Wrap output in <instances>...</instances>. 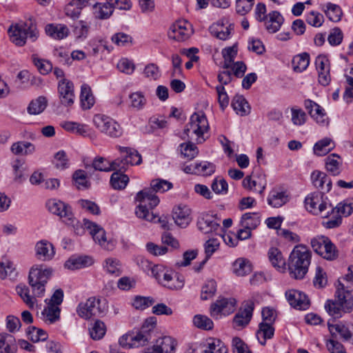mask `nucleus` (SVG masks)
<instances>
[{
    "label": "nucleus",
    "instance_id": "f257e3e1",
    "mask_svg": "<svg viewBox=\"0 0 353 353\" xmlns=\"http://www.w3.org/2000/svg\"><path fill=\"white\" fill-rule=\"evenodd\" d=\"M311 258V252L307 246L303 244L294 246L288 261L290 276L295 279H302L308 271Z\"/></svg>",
    "mask_w": 353,
    "mask_h": 353
},
{
    "label": "nucleus",
    "instance_id": "f03ea898",
    "mask_svg": "<svg viewBox=\"0 0 353 353\" xmlns=\"http://www.w3.org/2000/svg\"><path fill=\"white\" fill-rule=\"evenodd\" d=\"M348 288L339 280L334 301H327L325 305L326 311L334 318L341 317L343 312H349L353 309V297Z\"/></svg>",
    "mask_w": 353,
    "mask_h": 353
},
{
    "label": "nucleus",
    "instance_id": "7ed1b4c3",
    "mask_svg": "<svg viewBox=\"0 0 353 353\" xmlns=\"http://www.w3.org/2000/svg\"><path fill=\"white\" fill-rule=\"evenodd\" d=\"M8 34L10 41L19 47L23 46L28 39L34 42L39 37V31L31 19L11 24Z\"/></svg>",
    "mask_w": 353,
    "mask_h": 353
},
{
    "label": "nucleus",
    "instance_id": "20e7f679",
    "mask_svg": "<svg viewBox=\"0 0 353 353\" xmlns=\"http://www.w3.org/2000/svg\"><path fill=\"white\" fill-rule=\"evenodd\" d=\"M151 275L158 283L170 290H179L184 285V280L176 273L162 265H152L148 261H143Z\"/></svg>",
    "mask_w": 353,
    "mask_h": 353
},
{
    "label": "nucleus",
    "instance_id": "39448f33",
    "mask_svg": "<svg viewBox=\"0 0 353 353\" xmlns=\"http://www.w3.org/2000/svg\"><path fill=\"white\" fill-rule=\"evenodd\" d=\"M135 200L139 203L135 208L136 216L148 222L155 221L156 214L152 210L159 205V197L150 190L143 189L137 194Z\"/></svg>",
    "mask_w": 353,
    "mask_h": 353
},
{
    "label": "nucleus",
    "instance_id": "423d86ee",
    "mask_svg": "<svg viewBox=\"0 0 353 353\" xmlns=\"http://www.w3.org/2000/svg\"><path fill=\"white\" fill-rule=\"evenodd\" d=\"M208 121L202 112H195L190 118L186 125L185 132L191 139L195 140L198 143L205 141V134L209 130Z\"/></svg>",
    "mask_w": 353,
    "mask_h": 353
},
{
    "label": "nucleus",
    "instance_id": "0eeeda50",
    "mask_svg": "<svg viewBox=\"0 0 353 353\" xmlns=\"http://www.w3.org/2000/svg\"><path fill=\"white\" fill-rule=\"evenodd\" d=\"M52 269L44 265L32 266L29 272V284L33 294L37 296H42L45 292V286L52 274Z\"/></svg>",
    "mask_w": 353,
    "mask_h": 353
},
{
    "label": "nucleus",
    "instance_id": "6e6552de",
    "mask_svg": "<svg viewBox=\"0 0 353 353\" xmlns=\"http://www.w3.org/2000/svg\"><path fill=\"white\" fill-rule=\"evenodd\" d=\"M108 310V306L101 299L91 296L79 303L77 307V313L81 318L90 320L95 317L103 316Z\"/></svg>",
    "mask_w": 353,
    "mask_h": 353
},
{
    "label": "nucleus",
    "instance_id": "1a4fd4ad",
    "mask_svg": "<svg viewBox=\"0 0 353 353\" xmlns=\"http://www.w3.org/2000/svg\"><path fill=\"white\" fill-rule=\"evenodd\" d=\"M83 225L89 230L94 242L103 250L112 251L116 248L117 241L112 237H108L105 230L101 225L87 219L83 220Z\"/></svg>",
    "mask_w": 353,
    "mask_h": 353
},
{
    "label": "nucleus",
    "instance_id": "9d476101",
    "mask_svg": "<svg viewBox=\"0 0 353 353\" xmlns=\"http://www.w3.org/2000/svg\"><path fill=\"white\" fill-rule=\"evenodd\" d=\"M93 123L101 133L110 138H119L123 134L121 125L112 118L102 114H95Z\"/></svg>",
    "mask_w": 353,
    "mask_h": 353
},
{
    "label": "nucleus",
    "instance_id": "9b49d317",
    "mask_svg": "<svg viewBox=\"0 0 353 353\" xmlns=\"http://www.w3.org/2000/svg\"><path fill=\"white\" fill-rule=\"evenodd\" d=\"M305 205L307 210L315 215H321L323 218H328L330 216V212H334L333 206L318 193L310 194L306 196Z\"/></svg>",
    "mask_w": 353,
    "mask_h": 353
},
{
    "label": "nucleus",
    "instance_id": "f8f14e48",
    "mask_svg": "<svg viewBox=\"0 0 353 353\" xmlns=\"http://www.w3.org/2000/svg\"><path fill=\"white\" fill-rule=\"evenodd\" d=\"M313 250L327 261L336 260L339 256V251L332 241L325 236H316L311 240Z\"/></svg>",
    "mask_w": 353,
    "mask_h": 353
},
{
    "label": "nucleus",
    "instance_id": "ddd939ff",
    "mask_svg": "<svg viewBox=\"0 0 353 353\" xmlns=\"http://www.w3.org/2000/svg\"><path fill=\"white\" fill-rule=\"evenodd\" d=\"M46 207L48 210L57 216H59L63 221L68 225L75 227V224H78L70 205L57 199H49L46 203Z\"/></svg>",
    "mask_w": 353,
    "mask_h": 353
},
{
    "label": "nucleus",
    "instance_id": "4468645a",
    "mask_svg": "<svg viewBox=\"0 0 353 353\" xmlns=\"http://www.w3.org/2000/svg\"><path fill=\"white\" fill-rule=\"evenodd\" d=\"M236 301L234 299L219 298L212 303L210 307V316L219 319L223 316H228L235 310Z\"/></svg>",
    "mask_w": 353,
    "mask_h": 353
},
{
    "label": "nucleus",
    "instance_id": "2eb2a0df",
    "mask_svg": "<svg viewBox=\"0 0 353 353\" xmlns=\"http://www.w3.org/2000/svg\"><path fill=\"white\" fill-rule=\"evenodd\" d=\"M117 148L121 154V158L118 159L120 163V167L118 169L125 170L130 165H137L141 163V155L137 150L120 145H117Z\"/></svg>",
    "mask_w": 353,
    "mask_h": 353
},
{
    "label": "nucleus",
    "instance_id": "dca6fc26",
    "mask_svg": "<svg viewBox=\"0 0 353 353\" xmlns=\"http://www.w3.org/2000/svg\"><path fill=\"white\" fill-rule=\"evenodd\" d=\"M57 90L60 103L65 107L72 105L75 99L73 83L66 79H60Z\"/></svg>",
    "mask_w": 353,
    "mask_h": 353
},
{
    "label": "nucleus",
    "instance_id": "f3484780",
    "mask_svg": "<svg viewBox=\"0 0 353 353\" xmlns=\"http://www.w3.org/2000/svg\"><path fill=\"white\" fill-rule=\"evenodd\" d=\"M192 32V26L188 21L179 20L170 26L168 37L178 41H183L187 40Z\"/></svg>",
    "mask_w": 353,
    "mask_h": 353
},
{
    "label": "nucleus",
    "instance_id": "a211bd4d",
    "mask_svg": "<svg viewBox=\"0 0 353 353\" xmlns=\"http://www.w3.org/2000/svg\"><path fill=\"white\" fill-rule=\"evenodd\" d=\"M176 342L169 336L157 339L152 346L144 349L143 353H175Z\"/></svg>",
    "mask_w": 353,
    "mask_h": 353
},
{
    "label": "nucleus",
    "instance_id": "6ab92c4d",
    "mask_svg": "<svg viewBox=\"0 0 353 353\" xmlns=\"http://www.w3.org/2000/svg\"><path fill=\"white\" fill-rule=\"evenodd\" d=\"M172 219L176 225L185 228L193 219L192 209L188 205L179 204L173 208Z\"/></svg>",
    "mask_w": 353,
    "mask_h": 353
},
{
    "label": "nucleus",
    "instance_id": "aec40b11",
    "mask_svg": "<svg viewBox=\"0 0 353 353\" xmlns=\"http://www.w3.org/2000/svg\"><path fill=\"white\" fill-rule=\"evenodd\" d=\"M254 308V303L252 299L244 301L242 307L234 317V326L235 327L246 326L252 319Z\"/></svg>",
    "mask_w": 353,
    "mask_h": 353
},
{
    "label": "nucleus",
    "instance_id": "412c9836",
    "mask_svg": "<svg viewBox=\"0 0 353 353\" xmlns=\"http://www.w3.org/2000/svg\"><path fill=\"white\" fill-rule=\"evenodd\" d=\"M285 297L289 304L295 309L305 310L309 307L310 301L305 294L291 289L285 292Z\"/></svg>",
    "mask_w": 353,
    "mask_h": 353
},
{
    "label": "nucleus",
    "instance_id": "4be33fe9",
    "mask_svg": "<svg viewBox=\"0 0 353 353\" xmlns=\"http://www.w3.org/2000/svg\"><path fill=\"white\" fill-rule=\"evenodd\" d=\"M232 24L228 19L223 18L215 23H213L209 28L210 34L221 40H226L230 37Z\"/></svg>",
    "mask_w": 353,
    "mask_h": 353
},
{
    "label": "nucleus",
    "instance_id": "5701e85b",
    "mask_svg": "<svg viewBox=\"0 0 353 353\" xmlns=\"http://www.w3.org/2000/svg\"><path fill=\"white\" fill-rule=\"evenodd\" d=\"M198 229L204 234L216 232L220 227L218 219L208 213H203L197 220Z\"/></svg>",
    "mask_w": 353,
    "mask_h": 353
},
{
    "label": "nucleus",
    "instance_id": "b1692460",
    "mask_svg": "<svg viewBox=\"0 0 353 353\" xmlns=\"http://www.w3.org/2000/svg\"><path fill=\"white\" fill-rule=\"evenodd\" d=\"M34 250L37 259L42 261H50L55 255L53 245L47 240L38 241L35 245Z\"/></svg>",
    "mask_w": 353,
    "mask_h": 353
},
{
    "label": "nucleus",
    "instance_id": "393cba45",
    "mask_svg": "<svg viewBox=\"0 0 353 353\" xmlns=\"http://www.w3.org/2000/svg\"><path fill=\"white\" fill-rule=\"evenodd\" d=\"M311 180L316 188L325 192H328L332 189V181L325 172L319 170L313 171L311 174Z\"/></svg>",
    "mask_w": 353,
    "mask_h": 353
},
{
    "label": "nucleus",
    "instance_id": "a878e982",
    "mask_svg": "<svg viewBox=\"0 0 353 353\" xmlns=\"http://www.w3.org/2000/svg\"><path fill=\"white\" fill-rule=\"evenodd\" d=\"M94 263V259L89 256H72L68 259L64 266L68 270H78L91 266Z\"/></svg>",
    "mask_w": 353,
    "mask_h": 353
},
{
    "label": "nucleus",
    "instance_id": "bb28decb",
    "mask_svg": "<svg viewBox=\"0 0 353 353\" xmlns=\"http://www.w3.org/2000/svg\"><path fill=\"white\" fill-rule=\"evenodd\" d=\"M289 195L285 191L274 188L268 194V203L272 208H280L289 201Z\"/></svg>",
    "mask_w": 353,
    "mask_h": 353
},
{
    "label": "nucleus",
    "instance_id": "cd10ccee",
    "mask_svg": "<svg viewBox=\"0 0 353 353\" xmlns=\"http://www.w3.org/2000/svg\"><path fill=\"white\" fill-rule=\"evenodd\" d=\"M243 186L248 190L261 194L266 186L265 179L262 176H246L243 180Z\"/></svg>",
    "mask_w": 353,
    "mask_h": 353
},
{
    "label": "nucleus",
    "instance_id": "c85d7f7f",
    "mask_svg": "<svg viewBox=\"0 0 353 353\" xmlns=\"http://www.w3.org/2000/svg\"><path fill=\"white\" fill-rule=\"evenodd\" d=\"M264 21L266 30L270 33H275L279 30L284 19L280 12L272 11L267 15Z\"/></svg>",
    "mask_w": 353,
    "mask_h": 353
},
{
    "label": "nucleus",
    "instance_id": "c756f323",
    "mask_svg": "<svg viewBox=\"0 0 353 353\" xmlns=\"http://www.w3.org/2000/svg\"><path fill=\"white\" fill-rule=\"evenodd\" d=\"M268 259L272 265L280 272L286 270V262L282 252L276 248H271L268 252Z\"/></svg>",
    "mask_w": 353,
    "mask_h": 353
},
{
    "label": "nucleus",
    "instance_id": "7c9ffc66",
    "mask_svg": "<svg viewBox=\"0 0 353 353\" xmlns=\"http://www.w3.org/2000/svg\"><path fill=\"white\" fill-rule=\"evenodd\" d=\"M45 30L49 37L57 40L66 38L70 33L68 28L63 24H48L45 28Z\"/></svg>",
    "mask_w": 353,
    "mask_h": 353
},
{
    "label": "nucleus",
    "instance_id": "2f4dec72",
    "mask_svg": "<svg viewBox=\"0 0 353 353\" xmlns=\"http://www.w3.org/2000/svg\"><path fill=\"white\" fill-rule=\"evenodd\" d=\"M325 169L333 176H338L341 172L343 165L342 158L337 154L333 153L327 156L325 159Z\"/></svg>",
    "mask_w": 353,
    "mask_h": 353
},
{
    "label": "nucleus",
    "instance_id": "473e14b6",
    "mask_svg": "<svg viewBox=\"0 0 353 353\" xmlns=\"http://www.w3.org/2000/svg\"><path fill=\"white\" fill-rule=\"evenodd\" d=\"M231 105L239 116H246L250 112V106L243 95L236 94L232 100Z\"/></svg>",
    "mask_w": 353,
    "mask_h": 353
},
{
    "label": "nucleus",
    "instance_id": "72a5a7b5",
    "mask_svg": "<svg viewBox=\"0 0 353 353\" xmlns=\"http://www.w3.org/2000/svg\"><path fill=\"white\" fill-rule=\"evenodd\" d=\"M92 166L97 170L110 172L118 169L120 163L119 159L110 161L103 157H97L92 162Z\"/></svg>",
    "mask_w": 353,
    "mask_h": 353
},
{
    "label": "nucleus",
    "instance_id": "f704fd0d",
    "mask_svg": "<svg viewBox=\"0 0 353 353\" xmlns=\"http://www.w3.org/2000/svg\"><path fill=\"white\" fill-rule=\"evenodd\" d=\"M274 334V328L273 325L266 323V322H261L259 325V329L256 333V338L259 342L264 345L266 341L272 339Z\"/></svg>",
    "mask_w": 353,
    "mask_h": 353
},
{
    "label": "nucleus",
    "instance_id": "c9c22d12",
    "mask_svg": "<svg viewBox=\"0 0 353 353\" xmlns=\"http://www.w3.org/2000/svg\"><path fill=\"white\" fill-rule=\"evenodd\" d=\"M321 10L326 17L333 22H339L341 19L343 12L337 4L331 2L326 3L321 6Z\"/></svg>",
    "mask_w": 353,
    "mask_h": 353
},
{
    "label": "nucleus",
    "instance_id": "e433bc0d",
    "mask_svg": "<svg viewBox=\"0 0 353 353\" xmlns=\"http://www.w3.org/2000/svg\"><path fill=\"white\" fill-rule=\"evenodd\" d=\"M130 105L136 110H142L148 103L145 93L138 90L133 92L129 95Z\"/></svg>",
    "mask_w": 353,
    "mask_h": 353
},
{
    "label": "nucleus",
    "instance_id": "4c0bfd02",
    "mask_svg": "<svg viewBox=\"0 0 353 353\" xmlns=\"http://www.w3.org/2000/svg\"><path fill=\"white\" fill-rule=\"evenodd\" d=\"M103 268L107 274L114 276H119L122 273V265L119 260L115 258L109 257L105 259Z\"/></svg>",
    "mask_w": 353,
    "mask_h": 353
},
{
    "label": "nucleus",
    "instance_id": "58836bf2",
    "mask_svg": "<svg viewBox=\"0 0 353 353\" xmlns=\"http://www.w3.org/2000/svg\"><path fill=\"white\" fill-rule=\"evenodd\" d=\"M60 312L59 307L47 305L41 312V319L48 324H52L59 320Z\"/></svg>",
    "mask_w": 353,
    "mask_h": 353
},
{
    "label": "nucleus",
    "instance_id": "ea45409f",
    "mask_svg": "<svg viewBox=\"0 0 353 353\" xmlns=\"http://www.w3.org/2000/svg\"><path fill=\"white\" fill-rule=\"evenodd\" d=\"M16 350L14 336L8 333L0 334V353H15Z\"/></svg>",
    "mask_w": 353,
    "mask_h": 353
},
{
    "label": "nucleus",
    "instance_id": "a19ab883",
    "mask_svg": "<svg viewBox=\"0 0 353 353\" xmlns=\"http://www.w3.org/2000/svg\"><path fill=\"white\" fill-rule=\"evenodd\" d=\"M80 101L81 105L83 110L90 109L95 103L92 90L87 84H83L81 85Z\"/></svg>",
    "mask_w": 353,
    "mask_h": 353
},
{
    "label": "nucleus",
    "instance_id": "79ce46f5",
    "mask_svg": "<svg viewBox=\"0 0 353 353\" xmlns=\"http://www.w3.org/2000/svg\"><path fill=\"white\" fill-rule=\"evenodd\" d=\"M106 325L101 320H96L91 323L88 327L89 334L92 339L98 341L103 338L106 333Z\"/></svg>",
    "mask_w": 353,
    "mask_h": 353
},
{
    "label": "nucleus",
    "instance_id": "37998d69",
    "mask_svg": "<svg viewBox=\"0 0 353 353\" xmlns=\"http://www.w3.org/2000/svg\"><path fill=\"white\" fill-rule=\"evenodd\" d=\"M328 328L333 336L339 337L344 340H348L352 336V333L348 326L342 323L329 324Z\"/></svg>",
    "mask_w": 353,
    "mask_h": 353
},
{
    "label": "nucleus",
    "instance_id": "c03bdc74",
    "mask_svg": "<svg viewBox=\"0 0 353 353\" xmlns=\"http://www.w3.org/2000/svg\"><path fill=\"white\" fill-rule=\"evenodd\" d=\"M261 223V216L257 212H246L241 216L240 225L242 228L254 230Z\"/></svg>",
    "mask_w": 353,
    "mask_h": 353
},
{
    "label": "nucleus",
    "instance_id": "a18cd8bd",
    "mask_svg": "<svg viewBox=\"0 0 353 353\" xmlns=\"http://www.w3.org/2000/svg\"><path fill=\"white\" fill-rule=\"evenodd\" d=\"M251 271L252 264L247 259L239 258L233 263V272L237 276H245Z\"/></svg>",
    "mask_w": 353,
    "mask_h": 353
},
{
    "label": "nucleus",
    "instance_id": "49530a36",
    "mask_svg": "<svg viewBox=\"0 0 353 353\" xmlns=\"http://www.w3.org/2000/svg\"><path fill=\"white\" fill-rule=\"evenodd\" d=\"M112 13V7L107 1L104 3H97L93 6V14L97 19H107Z\"/></svg>",
    "mask_w": 353,
    "mask_h": 353
},
{
    "label": "nucleus",
    "instance_id": "de8ad7c7",
    "mask_svg": "<svg viewBox=\"0 0 353 353\" xmlns=\"http://www.w3.org/2000/svg\"><path fill=\"white\" fill-rule=\"evenodd\" d=\"M10 150L16 155H28L35 150L34 145L28 141H18L14 143Z\"/></svg>",
    "mask_w": 353,
    "mask_h": 353
},
{
    "label": "nucleus",
    "instance_id": "09e8293b",
    "mask_svg": "<svg viewBox=\"0 0 353 353\" xmlns=\"http://www.w3.org/2000/svg\"><path fill=\"white\" fill-rule=\"evenodd\" d=\"M310 63V56L307 53H302L294 56L292 61L293 70L302 72L305 70Z\"/></svg>",
    "mask_w": 353,
    "mask_h": 353
},
{
    "label": "nucleus",
    "instance_id": "8fccbe9b",
    "mask_svg": "<svg viewBox=\"0 0 353 353\" xmlns=\"http://www.w3.org/2000/svg\"><path fill=\"white\" fill-rule=\"evenodd\" d=\"M90 26L85 21H79L74 27L73 33L77 41H82L88 37Z\"/></svg>",
    "mask_w": 353,
    "mask_h": 353
},
{
    "label": "nucleus",
    "instance_id": "3c124183",
    "mask_svg": "<svg viewBox=\"0 0 353 353\" xmlns=\"http://www.w3.org/2000/svg\"><path fill=\"white\" fill-rule=\"evenodd\" d=\"M204 353H228V348L221 340L209 339Z\"/></svg>",
    "mask_w": 353,
    "mask_h": 353
},
{
    "label": "nucleus",
    "instance_id": "603ef678",
    "mask_svg": "<svg viewBox=\"0 0 353 353\" xmlns=\"http://www.w3.org/2000/svg\"><path fill=\"white\" fill-rule=\"evenodd\" d=\"M172 188L173 185L171 182L161 179H157L150 182V188L147 189L150 190L153 194H156V192L163 193Z\"/></svg>",
    "mask_w": 353,
    "mask_h": 353
},
{
    "label": "nucleus",
    "instance_id": "864d4df0",
    "mask_svg": "<svg viewBox=\"0 0 353 353\" xmlns=\"http://www.w3.org/2000/svg\"><path fill=\"white\" fill-rule=\"evenodd\" d=\"M291 121L295 126H302L307 121L306 113L299 107L292 106L290 108Z\"/></svg>",
    "mask_w": 353,
    "mask_h": 353
},
{
    "label": "nucleus",
    "instance_id": "5fc2aeb1",
    "mask_svg": "<svg viewBox=\"0 0 353 353\" xmlns=\"http://www.w3.org/2000/svg\"><path fill=\"white\" fill-rule=\"evenodd\" d=\"M47 103L48 101L45 97H39L30 103L28 112L30 114H39L46 109Z\"/></svg>",
    "mask_w": 353,
    "mask_h": 353
},
{
    "label": "nucleus",
    "instance_id": "6e6d98bb",
    "mask_svg": "<svg viewBox=\"0 0 353 353\" xmlns=\"http://www.w3.org/2000/svg\"><path fill=\"white\" fill-rule=\"evenodd\" d=\"M332 140L329 138H325L319 141L313 147L314 153L319 157L327 154L334 147V145L330 146Z\"/></svg>",
    "mask_w": 353,
    "mask_h": 353
},
{
    "label": "nucleus",
    "instance_id": "4d7b16f0",
    "mask_svg": "<svg viewBox=\"0 0 353 353\" xmlns=\"http://www.w3.org/2000/svg\"><path fill=\"white\" fill-rule=\"evenodd\" d=\"M129 182L128 175L121 172H115L112 174L110 177V184L114 189H124Z\"/></svg>",
    "mask_w": 353,
    "mask_h": 353
},
{
    "label": "nucleus",
    "instance_id": "13d9d810",
    "mask_svg": "<svg viewBox=\"0 0 353 353\" xmlns=\"http://www.w3.org/2000/svg\"><path fill=\"white\" fill-rule=\"evenodd\" d=\"M154 300L151 296H135L132 299L131 304L132 307L139 310H144L152 305Z\"/></svg>",
    "mask_w": 353,
    "mask_h": 353
},
{
    "label": "nucleus",
    "instance_id": "bf43d9fd",
    "mask_svg": "<svg viewBox=\"0 0 353 353\" xmlns=\"http://www.w3.org/2000/svg\"><path fill=\"white\" fill-rule=\"evenodd\" d=\"M131 333L132 343L131 347H138L139 346H143L150 341V334L145 332L142 330L137 332H132Z\"/></svg>",
    "mask_w": 353,
    "mask_h": 353
},
{
    "label": "nucleus",
    "instance_id": "052dcab7",
    "mask_svg": "<svg viewBox=\"0 0 353 353\" xmlns=\"http://www.w3.org/2000/svg\"><path fill=\"white\" fill-rule=\"evenodd\" d=\"M26 334L28 338L34 343L44 341L48 337V334L45 330L34 326L28 327Z\"/></svg>",
    "mask_w": 353,
    "mask_h": 353
},
{
    "label": "nucleus",
    "instance_id": "680f3d73",
    "mask_svg": "<svg viewBox=\"0 0 353 353\" xmlns=\"http://www.w3.org/2000/svg\"><path fill=\"white\" fill-rule=\"evenodd\" d=\"M334 210L340 216L341 214L345 216H350L353 212V199H346L339 203ZM332 214H334L335 212H330V215Z\"/></svg>",
    "mask_w": 353,
    "mask_h": 353
},
{
    "label": "nucleus",
    "instance_id": "e2e57ef3",
    "mask_svg": "<svg viewBox=\"0 0 353 353\" xmlns=\"http://www.w3.org/2000/svg\"><path fill=\"white\" fill-rule=\"evenodd\" d=\"M216 292V283L214 280H208L202 287L201 299L208 300L212 298Z\"/></svg>",
    "mask_w": 353,
    "mask_h": 353
},
{
    "label": "nucleus",
    "instance_id": "0e129e2a",
    "mask_svg": "<svg viewBox=\"0 0 353 353\" xmlns=\"http://www.w3.org/2000/svg\"><path fill=\"white\" fill-rule=\"evenodd\" d=\"M16 290L24 303H26L30 308H33L36 304V299L30 295L28 288L23 285H19Z\"/></svg>",
    "mask_w": 353,
    "mask_h": 353
},
{
    "label": "nucleus",
    "instance_id": "69168bd1",
    "mask_svg": "<svg viewBox=\"0 0 353 353\" xmlns=\"http://www.w3.org/2000/svg\"><path fill=\"white\" fill-rule=\"evenodd\" d=\"M194 325L200 329L210 330L213 328V321L207 316L196 314L193 318Z\"/></svg>",
    "mask_w": 353,
    "mask_h": 353
},
{
    "label": "nucleus",
    "instance_id": "338daca9",
    "mask_svg": "<svg viewBox=\"0 0 353 353\" xmlns=\"http://www.w3.org/2000/svg\"><path fill=\"white\" fill-rule=\"evenodd\" d=\"M220 242L217 239H210L204 244V250L205 254V259L202 262V264H205L206 261L212 256V255L219 248Z\"/></svg>",
    "mask_w": 353,
    "mask_h": 353
},
{
    "label": "nucleus",
    "instance_id": "774afa93",
    "mask_svg": "<svg viewBox=\"0 0 353 353\" xmlns=\"http://www.w3.org/2000/svg\"><path fill=\"white\" fill-rule=\"evenodd\" d=\"M195 174L202 176H210L215 171V165L210 162L203 161L195 163Z\"/></svg>",
    "mask_w": 353,
    "mask_h": 353
}]
</instances>
